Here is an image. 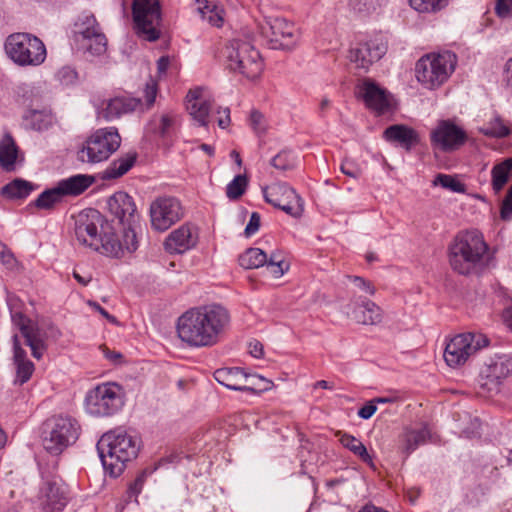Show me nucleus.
<instances>
[{
    "label": "nucleus",
    "mask_w": 512,
    "mask_h": 512,
    "mask_svg": "<svg viewBox=\"0 0 512 512\" xmlns=\"http://www.w3.org/2000/svg\"><path fill=\"white\" fill-rule=\"evenodd\" d=\"M350 311L347 314L357 323L364 325H374L381 321V309L374 302L368 299H359L358 301L348 305Z\"/></svg>",
    "instance_id": "obj_24"
},
{
    "label": "nucleus",
    "mask_w": 512,
    "mask_h": 512,
    "mask_svg": "<svg viewBox=\"0 0 512 512\" xmlns=\"http://www.w3.org/2000/svg\"><path fill=\"white\" fill-rule=\"evenodd\" d=\"M242 391H247L255 394H260L262 392L268 391L272 388V381L264 378L258 374H250L245 373V379L243 382Z\"/></svg>",
    "instance_id": "obj_43"
},
{
    "label": "nucleus",
    "mask_w": 512,
    "mask_h": 512,
    "mask_svg": "<svg viewBox=\"0 0 512 512\" xmlns=\"http://www.w3.org/2000/svg\"><path fill=\"white\" fill-rule=\"evenodd\" d=\"M452 417L454 422L453 433L466 438L480 435L481 422L478 417L472 416L467 411H454Z\"/></svg>",
    "instance_id": "obj_29"
},
{
    "label": "nucleus",
    "mask_w": 512,
    "mask_h": 512,
    "mask_svg": "<svg viewBox=\"0 0 512 512\" xmlns=\"http://www.w3.org/2000/svg\"><path fill=\"white\" fill-rule=\"evenodd\" d=\"M222 56L230 71L239 72L249 79L257 78L262 72L260 54L248 41L240 38L230 40L223 48Z\"/></svg>",
    "instance_id": "obj_4"
},
{
    "label": "nucleus",
    "mask_w": 512,
    "mask_h": 512,
    "mask_svg": "<svg viewBox=\"0 0 512 512\" xmlns=\"http://www.w3.org/2000/svg\"><path fill=\"white\" fill-rule=\"evenodd\" d=\"M431 437L427 426L406 428L399 438V449L407 457Z\"/></svg>",
    "instance_id": "obj_28"
},
{
    "label": "nucleus",
    "mask_w": 512,
    "mask_h": 512,
    "mask_svg": "<svg viewBox=\"0 0 512 512\" xmlns=\"http://www.w3.org/2000/svg\"><path fill=\"white\" fill-rule=\"evenodd\" d=\"M80 426L70 416H55L47 420L43 432V446L53 455H59L64 449L76 442Z\"/></svg>",
    "instance_id": "obj_7"
},
{
    "label": "nucleus",
    "mask_w": 512,
    "mask_h": 512,
    "mask_svg": "<svg viewBox=\"0 0 512 512\" xmlns=\"http://www.w3.org/2000/svg\"><path fill=\"white\" fill-rule=\"evenodd\" d=\"M8 56L18 65L37 66L46 59V48L36 36L28 33H15L5 42Z\"/></svg>",
    "instance_id": "obj_8"
},
{
    "label": "nucleus",
    "mask_w": 512,
    "mask_h": 512,
    "mask_svg": "<svg viewBox=\"0 0 512 512\" xmlns=\"http://www.w3.org/2000/svg\"><path fill=\"white\" fill-rule=\"evenodd\" d=\"M488 344L489 340L485 336L472 333L450 338V368L463 365L473 353Z\"/></svg>",
    "instance_id": "obj_15"
},
{
    "label": "nucleus",
    "mask_w": 512,
    "mask_h": 512,
    "mask_svg": "<svg viewBox=\"0 0 512 512\" xmlns=\"http://www.w3.org/2000/svg\"><path fill=\"white\" fill-rule=\"evenodd\" d=\"M127 229L123 230V236L122 240L120 242L122 243V252L124 250H127L128 252L132 253L137 250L138 248V240L136 236L135 230L132 228V226H127Z\"/></svg>",
    "instance_id": "obj_54"
},
{
    "label": "nucleus",
    "mask_w": 512,
    "mask_h": 512,
    "mask_svg": "<svg viewBox=\"0 0 512 512\" xmlns=\"http://www.w3.org/2000/svg\"><path fill=\"white\" fill-rule=\"evenodd\" d=\"M266 267L275 278L281 277L288 269L283 257L277 252H273L269 257L267 256Z\"/></svg>",
    "instance_id": "obj_51"
},
{
    "label": "nucleus",
    "mask_w": 512,
    "mask_h": 512,
    "mask_svg": "<svg viewBox=\"0 0 512 512\" xmlns=\"http://www.w3.org/2000/svg\"><path fill=\"white\" fill-rule=\"evenodd\" d=\"M511 172L512 156L493 166L491 170V184L495 193H499L508 183Z\"/></svg>",
    "instance_id": "obj_36"
},
{
    "label": "nucleus",
    "mask_w": 512,
    "mask_h": 512,
    "mask_svg": "<svg viewBox=\"0 0 512 512\" xmlns=\"http://www.w3.org/2000/svg\"><path fill=\"white\" fill-rule=\"evenodd\" d=\"M175 124L176 119L174 116L169 114L162 115L157 128L159 137L164 141L171 139L175 133Z\"/></svg>",
    "instance_id": "obj_52"
},
{
    "label": "nucleus",
    "mask_w": 512,
    "mask_h": 512,
    "mask_svg": "<svg viewBox=\"0 0 512 512\" xmlns=\"http://www.w3.org/2000/svg\"><path fill=\"white\" fill-rule=\"evenodd\" d=\"M33 190L34 187L31 182L24 179H15L1 188V194L9 199H24Z\"/></svg>",
    "instance_id": "obj_39"
},
{
    "label": "nucleus",
    "mask_w": 512,
    "mask_h": 512,
    "mask_svg": "<svg viewBox=\"0 0 512 512\" xmlns=\"http://www.w3.org/2000/svg\"><path fill=\"white\" fill-rule=\"evenodd\" d=\"M250 124L253 130L257 133L263 132L265 127L263 124V115L257 111L253 110L250 114Z\"/></svg>",
    "instance_id": "obj_63"
},
{
    "label": "nucleus",
    "mask_w": 512,
    "mask_h": 512,
    "mask_svg": "<svg viewBox=\"0 0 512 512\" xmlns=\"http://www.w3.org/2000/svg\"><path fill=\"white\" fill-rule=\"evenodd\" d=\"M123 405V388L113 382L99 384L85 396L86 411L97 417L112 416L119 412Z\"/></svg>",
    "instance_id": "obj_6"
},
{
    "label": "nucleus",
    "mask_w": 512,
    "mask_h": 512,
    "mask_svg": "<svg viewBox=\"0 0 512 512\" xmlns=\"http://www.w3.org/2000/svg\"><path fill=\"white\" fill-rule=\"evenodd\" d=\"M430 139L436 157L448 152V120L438 121L436 128L431 131Z\"/></svg>",
    "instance_id": "obj_38"
},
{
    "label": "nucleus",
    "mask_w": 512,
    "mask_h": 512,
    "mask_svg": "<svg viewBox=\"0 0 512 512\" xmlns=\"http://www.w3.org/2000/svg\"><path fill=\"white\" fill-rule=\"evenodd\" d=\"M359 96L366 106L378 113H384L392 108V96L387 90L370 79L363 81L358 87Z\"/></svg>",
    "instance_id": "obj_21"
},
{
    "label": "nucleus",
    "mask_w": 512,
    "mask_h": 512,
    "mask_svg": "<svg viewBox=\"0 0 512 512\" xmlns=\"http://www.w3.org/2000/svg\"><path fill=\"white\" fill-rule=\"evenodd\" d=\"M63 198L58 185H56L43 191L34 201V205L40 209H51L55 204L61 202Z\"/></svg>",
    "instance_id": "obj_44"
},
{
    "label": "nucleus",
    "mask_w": 512,
    "mask_h": 512,
    "mask_svg": "<svg viewBox=\"0 0 512 512\" xmlns=\"http://www.w3.org/2000/svg\"><path fill=\"white\" fill-rule=\"evenodd\" d=\"M137 154L128 152L114 159L101 173L103 180L117 179L125 175L136 163Z\"/></svg>",
    "instance_id": "obj_33"
},
{
    "label": "nucleus",
    "mask_w": 512,
    "mask_h": 512,
    "mask_svg": "<svg viewBox=\"0 0 512 512\" xmlns=\"http://www.w3.org/2000/svg\"><path fill=\"white\" fill-rule=\"evenodd\" d=\"M110 214L123 226H133L137 222V208L133 198L124 191L115 192L107 200Z\"/></svg>",
    "instance_id": "obj_20"
},
{
    "label": "nucleus",
    "mask_w": 512,
    "mask_h": 512,
    "mask_svg": "<svg viewBox=\"0 0 512 512\" xmlns=\"http://www.w3.org/2000/svg\"><path fill=\"white\" fill-rule=\"evenodd\" d=\"M203 90L196 88L190 90L187 94V110L190 115L201 126H207L209 123V115L213 108V103L209 99L202 96Z\"/></svg>",
    "instance_id": "obj_25"
},
{
    "label": "nucleus",
    "mask_w": 512,
    "mask_h": 512,
    "mask_svg": "<svg viewBox=\"0 0 512 512\" xmlns=\"http://www.w3.org/2000/svg\"><path fill=\"white\" fill-rule=\"evenodd\" d=\"M480 133L492 138H504L510 134V129L500 117H495L486 126L479 129Z\"/></svg>",
    "instance_id": "obj_48"
},
{
    "label": "nucleus",
    "mask_w": 512,
    "mask_h": 512,
    "mask_svg": "<svg viewBox=\"0 0 512 512\" xmlns=\"http://www.w3.org/2000/svg\"><path fill=\"white\" fill-rule=\"evenodd\" d=\"M248 186V179L245 175H236L234 179L227 184L226 196L230 200L239 199L246 191Z\"/></svg>",
    "instance_id": "obj_50"
},
{
    "label": "nucleus",
    "mask_w": 512,
    "mask_h": 512,
    "mask_svg": "<svg viewBox=\"0 0 512 512\" xmlns=\"http://www.w3.org/2000/svg\"><path fill=\"white\" fill-rule=\"evenodd\" d=\"M470 140L467 131L450 119V152L461 149Z\"/></svg>",
    "instance_id": "obj_47"
},
{
    "label": "nucleus",
    "mask_w": 512,
    "mask_h": 512,
    "mask_svg": "<svg viewBox=\"0 0 512 512\" xmlns=\"http://www.w3.org/2000/svg\"><path fill=\"white\" fill-rule=\"evenodd\" d=\"M38 501L43 512H61L68 503V488L60 480H47L39 489Z\"/></svg>",
    "instance_id": "obj_17"
},
{
    "label": "nucleus",
    "mask_w": 512,
    "mask_h": 512,
    "mask_svg": "<svg viewBox=\"0 0 512 512\" xmlns=\"http://www.w3.org/2000/svg\"><path fill=\"white\" fill-rule=\"evenodd\" d=\"M238 261L244 269H257L266 266L267 254L260 248L251 247L239 256Z\"/></svg>",
    "instance_id": "obj_41"
},
{
    "label": "nucleus",
    "mask_w": 512,
    "mask_h": 512,
    "mask_svg": "<svg viewBox=\"0 0 512 512\" xmlns=\"http://www.w3.org/2000/svg\"><path fill=\"white\" fill-rule=\"evenodd\" d=\"M81 43L87 52L95 56L104 54L107 49V39L102 32L97 33L93 37L87 38Z\"/></svg>",
    "instance_id": "obj_49"
},
{
    "label": "nucleus",
    "mask_w": 512,
    "mask_h": 512,
    "mask_svg": "<svg viewBox=\"0 0 512 512\" xmlns=\"http://www.w3.org/2000/svg\"><path fill=\"white\" fill-rule=\"evenodd\" d=\"M503 83L505 88L512 93V57L509 58L504 64Z\"/></svg>",
    "instance_id": "obj_60"
},
{
    "label": "nucleus",
    "mask_w": 512,
    "mask_h": 512,
    "mask_svg": "<svg viewBox=\"0 0 512 512\" xmlns=\"http://www.w3.org/2000/svg\"><path fill=\"white\" fill-rule=\"evenodd\" d=\"M105 227L104 219L96 209L81 212L75 220V236L80 244L97 249L101 232Z\"/></svg>",
    "instance_id": "obj_14"
},
{
    "label": "nucleus",
    "mask_w": 512,
    "mask_h": 512,
    "mask_svg": "<svg viewBox=\"0 0 512 512\" xmlns=\"http://www.w3.org/2000/svg\"><path fill=\"white\" fill-rule=\"evenodd\" d=\"M260 35L271 49L291 50L299 40L296 26L284 18L267 17L258 23Z\"/></svg>",
    "instance_id": "obj_9"
},
{
    "label": "nucleus",
    "mask_w": 512,
    "mask_h": 512,
    "mask_svg": "<svg viewBox=\"0 0 512 512\" xmlns=\"http://www.w3.org/2000/svg\"><path fill=\"white\" fill-rule=\"evenodd\" d=\"M270 164L280 171L292 170L296 167L297 157L293 151L284 149L271 158Z\"/></svg>",
    "instance_id": "obj_45"
},
{
    "label": "nucleus",
    "mask_w": 512,
    "mask_h": 512,
    "mask_svg": "<svg viewBox=\"0 0 512 512\" xmlns=\"http://www.w3.org/2000/svg\"><path fill=\"white\" fill-rule=\"evenodd\" d=\"M493 261V252L477 230L459 232L450 245V266L459 274H481Z\"/></svg>",
    "instance_id": "obj_2"
},
{
    "label": "nucleus",
    "mask_w": 512,
    "mask_h": 512,
    "mask_svg": "<svg viewBox=\"0 0 512 512\" xmlns=\"http://www.w3.org/2000/svg\"><path fill=\"white\" fill-rule=\"evenodd\" d=\"M141 106V100L130 96H116L107 101L102 111L103 117L111 121L122 115L131 113Z\"/></svg>",
    "instance_id": "obj_27"
},
{
    "label": "nucleus",
    "mask_w": 512,
    "mask_h": 512,
    "mask_svg": "<svg viewBox=\"0 0 512 512\" xmlns=\"http://www.w3.org/2000/svg\"><path fill=\"white\" fill-rule=\"evenodd\" d=\"M18 147L13 137L6 133L0 141V166L5 171H13L17 160Z\"/></svg>",
    "instance_id": "obj_35"
},
{
    "label": "nucleus",
    "mask_w": 512,
    "mask_h": 512,
    "mask_svg": "<svg viewBox=\"0 0 512 512\" xmlns=\"http://www.w3.org/2000/svg\"><path fill=\"white\" fill-rule=\"evenodd\" d=\"M12 299L8 300L12 323L18 327L25 344L30 347L32 356L41 359L46 351V344L40 335L38 327L27 318L21 311L15 310L11 305Z\"/></svg>",
    "instance_id": "obj_16"
},
{
    "label": "nucleus",
    "mask_w": 512,
    "mask_h": 512,
    "mask_svg": "<svg viewBox=\"0 0 512 512\" xmlns=\"http://www.w3.org/2000/svg\"><path fill=\"white\" fill-rule=\"evenodd\" d=\"M264 200L292 217H299L303 212L302 198L286 182H275L262 187Z\"/></svg>",
    "instance_id": "obj_12"
},
{
    "label": "nucleus",
    "mask_w": 512,
    "mask_h": 512,
    "mask_svg": "<svg viewBox=\"0 0 512 512\" xmlns=\"http://www.w3.org/2000/svg\"><path fill=\"white\" fill-rule=\"evenodd\" d=\"M230 320L229 311L220 304L191 308L178 318L177 334L189 347H211L229 328Z\"/></svg>",
    "instance_id": "obj_1"
},
{
    "label": "nucleus",
    "mask_w": 512,
    "mask_h": 512,
    "mask_svg": "<svg viewBox=\"0 0 512 512\" xmlns=\"http://www.w3.org/2000/svg\"><path fill=\"white\" fill-rule=\"evenodd\" d=\"M500 215L503 220L507 221L512 219V186L509 188L508 193L503 200Z\"/></svg>",
    "instance_id": "obj_57"
},
{
    "label": "nucleus",
    "mask_w": 512,
    "mask_h": 512,
    "mask_svg": "<svg viewBox=\"0 0 512 512\" xmlns=\"http://www.w3.org/2000/svg\"><path fill=\"white\" fill-rule=\"evenodd\" d=\"M482 374L486 379L484 385H492L498 391L500 385L512 375V354H496L491 357Z\"/></svg>",
    "instance_id": "obj_22"
},
{
    "label": "nucleus",
    "mask_w": 512,
    "mask_h": 512,
    "mask_svg": "<svg viewBox=\"0 0 512 512\" xmlns=\"http://www.w3.org/2000/svg\"><path fill=\"white\" fill-rule=\"evenodd\" d=\"M157 87L154 82L147 83L145 87V101L147 107H151L156 99Z\"/></svg>",
    "instance_id": "obj_64"
},
{
    "label": "nucleus",
    "mask_w": 512,
    "mask_h": 512,
    "mask_svg": "<svg viewBox=\"0 0 512 512\" xmlns=\"http://www.w3.org/2000/svg\"><path fill=\"white\" fill-rule=\"evenodd\" d=\"M100 32L101 29L99 24L92 14H82L75 23V34L77 36V40L80 42L93 37Z\"/></svg>",
    "instance_id": "obj_37"
},
{
    "label": "nucleus",
    "mask_w": 512,
    "mask_h": 512,
    "mask_svg": "<svg viewBox=\"0 0 512 512\" xmlns=\"http://www.w3.org/2000/svg\"><path fill=\"white\" fill-rule=\"evenodd\" d=\"M54 122V117L50 110L28 109L22 116V126L26 130L42 132L48 130Z\"/></svg>",
    "instance_id": "obj_30"
},
{
    "label": "nucleus",
    "mask_w": 512,
    "mask_h": 512,
    "mask_svg": "<svg viewBox=\"0 0 512 512\" xmlns=\"http://www.w3.org/2000/svg\"><path fill=\"white\" fill-rule=\"evenodd\" d=\"M199 240L196 226L185 223L173 230L165 239L163 245L170 254H183L196 247Z\"/></svg>",
    "instance_id": "obj_19"
},
{
    "label": "nucleus",
    "mask_w": 512,
    "mask_h": 512,
    "mask_svg": "<svg viewBox=\"0 0 512 512\" xmlns=\"http://www.w3.org/2000/svg\"><path fill=\"white\" fill-rule=\"evenodd\" d=\"M447 60L445 53H428L423 55L415 65V76L427 89L440 87L447 79Z\"/></svg>",
    "instance_id": "obj_11"
},
{
    "label": "nucleus",
    "mask_w": 512,
    "mask_h": 512,
    "mask_svg": "<svg viewBox=\"0 0 512 512\" xmlns=\"http://www.w3.org/2000/svg\"><path fill=\"white\" fill-rule=\"evenodd\" d=\"M198 11L203 20H206L210 25L214 27H221L223 24V9L218 8L216 5H210L207 0L197 1Z\"/></svg>",
    "instance_id": "obj_42"
},
{
    "label": "nucleus",
    "mask_w": 512,
    "mask_h": 512,
    "mask_svg": "<svg viewBox=\"0 0 512 512\" xmlns=\"http://www.w3.org/2000/svg\"><path fill=\"white\" fill-rule=\"evenodd\" d=\"M95 182V177L89 174H76L60 180L57 185L63 197L79 196Z\"/></svg>",
    "instance_id": "obj_31"
},
{
    "label": "nucleus",
    "mask_w": 512,
    "mask_h": 512,
    "mask_svg": "<svg viewBox=\"0 0 512 512\" xmlns=\"http://www.w3.org/2000/svg\"><path fill=\"white\" fill-rule=\"evenodd\" d=\"M132 15L139 35L151 42L160 37V32L157 29L161 21V9L158 0H134Z\"/></svg>",
    "instance_id": "obj_10"
},
{
    "label": "nucleus",
    "mask_w": 512,
    "mask_h": 512,
    "mask_svg": "<svg viewBox=\"0 0 512 512\" xmlns=\"http://www.w3.org/2000/svg\"><path fill=\"white\" fill-rule=\"evenodd\" d=\"M13 341V361L15 365L14 384L23 385L28 382L35 370L34 364L26 356V351L21 347L18 336L12 337Z\"/></svg>",
    "instance_id": "obj_26"
},
{
    "label": "nucleus",
    "mask_w": 512,
    "mask_h": 512,
    "mask_svg": "<svg viewBox=\"0 0 512 512\" xmlns=\"http://www.w3.org/2000/svg\"><path fill=\"white\" fill-rule=\"evenodd\" d=\"M151 227L158 232H165L184 216L180 201L171 196L158 197L150 204Z\"/></svg>",
    "instance_id": "obj_13"
},
{
    "label": "nucleus",
    "mask_w": 512,
    "mask_h": 512,
    "mask_svg": "<svg viewBox=\"0 0 512 512\" xmlns=\"http://www.w3.org/2000/svg\"><path fill=\"white\" fill-rule=\"evenodd\" d=\"M383 137L386 141L397 144L406 151H410L420 143L418 132L403 124H395L387 127L383 132Z\"/></svg>",
    "instance_id": "obj_23"
},
{
    "label": "nucleus",
    "mask_w": 512,
    "mask_h": 512,
    "mask_svg": "<svg viewBox=\"0 0 512 512\" xmlns=\"http://www.w3.org/2000/svg\"><path fill=\"white\" fill-rule=\"evenodd\" d=\"M148 474L149 472L147 470H143L129 485L128 493L130 497H137L141 493Z\"/></svg>",
    "instance_id": "obj_55"
},
{
    "label": "nucleus",
    "mask_w": 512,
    "mask_h": 512,
    "mask_svg": "<svg viewBox=\"0 0 512 512\" xmlns=\"http://www.w3.org/2000/svg\"><path fill=\"white\" fill-rule=\"evenodd\" d=\"M246 371L240 367H224L214 372L215 380L234 391H242Z\"/></svg>",
    "instance_id": "obj_32"
},
{
    "label": "nucleus",
    "mask_w": 512,
    "mask_h": 512,
    "mask_svg": "<svg viewBox=\"0 0 512 512\" xmlns=\"http://www.w3.org/2000/svg\"><path fill=\"white\" fill-rule=\"evenodd\" d=\"M121 145V136L115 127L95 130L82 143L77 151V160L87 164H97L109 159Z\"/></svg>",
    "instance_id": "obj_5"
},
{
    "label": "nucleus",
    "mask_w": 512,
    "mask_h": 512,
    "mask_svg": "<svg viewBox=\"0 0 512 512\" xmlns=\"http://www.w3.org/2000/svg\"><path fill=\"white\" fill-rule=\"evenodd\" d=\"M349 5L356 13L369 15L377 10L381 0H350Z\"/></svg>",
    "instance_id": "obj_53"
},
{
    "label": "nucleus",
    "mask_w": 512,
    "mask_h": 512,
    "mask_svg": "<svg viewBox=\"0 0 512 512\" xmlns=\"http://www.w3.org/2000/svg\"><path fill=\"white\" fill-rule=\"evenodd\" d=\"M349 279H351L359 289L368 293L369 295H373L375 293V288L371 282L366 281L364 278L360 276H350Z\"/></svg>",
    "instance_id": "obj_62"
},
{
    "label": "nucleus",
    "mask_w": 512,
    "mask_h": 512,
    "mask_svg": "<svg viewBox=\"0 0 512 512\" xmlns=\"http://www.w3.org/2000/svg\"><path fill=\"white\" fill-rule=\"evenodd\" d=\"M495 12L500 18H508L512 13V0H497Z\"/></svg>",
    "instance_id": "obj_58"
},
{
    "label": "nucleus",
    "mask_w": 512,
    "mask_h": 512,
    "mask_svg": "<svg viewBox=\"0 0 512 512\" xmlns=\"http://www.w3.org/2000/svg\"><path fill=\"white\" fill-rule=\"evenodd\" d=\"M96 448L105 471L112 477H118L126 463L137 457L140 439L122 428H116L104 433Z\"/></svg>",
    "instance_id": "obj_3"
},
{
    "label": "nucleus",
    "mask_w": 512,
    "mask_h": 512,
    "mask_svg": "<svg viewBox=\"0 0 512 512\" xmlns=\"http://www.w3.org/2000/svg\"><path fill=\"white\" fill-rule=\"evenodd\" d=\"M408 2L412 9L425 14L437 13L447 4V0H408Z\"/></svg>",
    "instance_id": "obj_46"
},
{
    "label": "nucleus",
    "mask_w": 512,
    "mask_h": 512,
    "mask_svg": "<svg viewBox=\"0 0 512 512\" xmlns=\"http://www.w3.org/2000/svg\"><path fill=\"white\" fill-rule=\"evenodd\" d=\"M94 250L112 257H120L122 255V243L108 223H105L99 238V245Z\"/></svg>",
    "instance_id": "obj_34"
},
{
    "label": "nucleus",
    "mask_w": 512,
    "mask_h": 512,
    "mask_svg": "<svg viewBox=\"0 0 512 512\" xmlns=\"http://www.w3.org/2000/svg\"><path fill=\"white\" fill-rule=\"evenodd\" d=\"M339 442L354 455L358 456L365 463H372V458L369 455L365 445L355 436L339 431Z\"/></svg>",
    "instance_id": "obj_40"
},
{
    "label": "nucleus",
    "mask_w": 512,
    "mask_h": 512,
    "mask_svg": "<svg viewBox=\"0 0 512 512\" xmlns=\"http://www.w3.org/2000/svg\"><path fill=\"white\" fill-rule=\"evenodd\" d=\"M387 42L382 38L370 39L352 48L349 53L350 61L355 63L357 68L367 70L370 65L380 60L387 52Z\"/></svg>",
    "instance_id": "obj_18"
},
{
    "label": "nucleus",
    "mask_w": 512,
    "mask_h": 512,
    "mask_svg": "<svg viewBox=\"0 0 512 512\" xmlns=\"http://www.w3.org/2000/svg\"><path fill=\"white\" fill-rule=\"evenodd\" d=\"M376 411H377V406L375 405L374 401L371 399L370 401H368L364 406H362L358 410L357 415L361 419L368 420L375 414Z\"/></svg>",
    "instance_id": "obj_61"
},
{
    "label": "nucleus",
    "mask_w": 512,
    "mask_h": 512,
    "mask_svg": "<svg viewBox=\"0 0 512 512\" xmlns=\"http://www.w3.org/2000/svg\"><path fill=\"white\" fill-rule=\"evenodd\" d=\"M341 172L353 179H358L361 175V169L359 165L353 160L345 159L340 165Z\"/></svg>",
    "instance_id": "obj_56"
},
{
    "label": "nucleus",
    "mask_w": 512,
    "mask_h": 512,
    "mask_svg": "<svg viewBox=\"0 0 512 512\" xmlns=\"http://www.w3.org/2000/svg\"><path fill=\"white\" fill-rule=\"evenodd\" d=\"M260 215L257 212H253L250 216V220L245 227L244 234L246 237L254 235L260 227Z\"/></svg>",
    "instance_id": "obj_59"
}]
</instances>
